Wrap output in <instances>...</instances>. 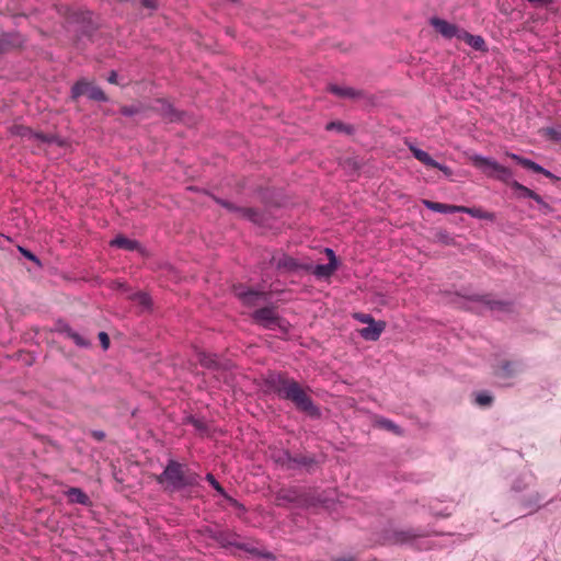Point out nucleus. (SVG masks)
Wrapping results in <instances>:
<instances>
[{"mask_svg":"<svg viewBox=\"0 0 561 561\" xmlns=\"http://www.w3.org/2000/svg\"><path fill=\"white\" fill-rule=\"evenodd\" d=\"M430 24L445 38H453L457 37L459 38V34L461 33V30L458 28L457 25L449 23L446 20H443L437 16H433L430 20Z\"/></svg>","mask_w":561,"mask_h":561,"instance_id":"obj_15","label":"nucleus"},{"mask_svg":"<svg viewBox=\"0 0 561 561\" xmlns=\"http://www.w3.org/2000/svg\"><path fill=\"white\" fill-rule=\"evenodd\" d=\"M377 424L387 431H390L397 435H401L403 433L402 428L394 424L392 421L388 419H380L377 421Z\"/></svg>","mask_w":561,"mask_h":561,"instance_id":"obj_33","label":"nucleus"},{"mask_svg":"<svg viewBox=\"0 0 561 561\" xmlns=\"http://www.w3.org/2000/svg\"><path fill=\"white\" fill-rule=\"evenodd\" d=\"M334 561H357L355 557L337 558Z\"/></svg>","mask_w":561,"mask_h":561,"instance_id":"obj_56","label":"nucleus"},{"mask_svg":"<svg viewBox=\"0 0 561 561\" xmlns=\"http://www.w3.org/2000/svg\"><path fill=\"white\" fill-rule=\"evenodd\" d=\"M540 209L545 215L550 214L553 210V208L546 202L540 205Z\"/></svg>","mask_w":561,"mask_h":561,"instance_id":"obj_52","label":"nucleus"},{"mask_svg":"<svg viewBox=\"0 0 561 561\" xmlns=\"http://www.w3.org/2000/svg\"><path fill=\"white\" fill-rule=\"evenodd\" d=\"M327 130H336L339 133H344L347 135H352L354 133V127L352 125L344 124L341 121H335L327 124Z\"/></svg>","mask_w":561,"mask_h":561,"instance_id":"obj_31","label":"nucleus"},{"mask_svg":"<svg viewBox=\"0 0 561 561\" xmlns=\"http://www.w3.org/2000/svg\"><path fill=\"white\" fill-rule=\"evenodd\" d=\"M410 151L412 152L413 157L419 160L421 163L427 165V167H438V162H436L426 151L410 145L409 146Z\"/></svg>","mask_w":561,"mask_h":561,"instance_id":"obj_27","label":"nucleus"},{"mask_svg":"<svg viewBox=\"0 0 561 561\" xmlns=\"http://www.w3.org/2000/svg\"><path fill=\"white\" fill-rule=\"evenodd\" d=\"M205 535L214 539L221 548L234 547L239 550L245 551L251 556L261 557L267 560H275V556L268 551H262L249 542H241L240 535L228 528H211L207 527L204 530Z\"/></svg>","mask_w":561,"mask_h":561,"instance_id":"obj_4","label":"nucleus"},{"mask_svg":"<svg viewBox=\"0 0 561 561\" xmlns=\"http://www.w3.org/2000/svg\"><path fill=\"white\" fill-rule=\"evenodd\" d=\"M205 479L221 496H227V492L221 486V484L216 480L213 473H207Z\"/></svg>","mask_w":561,"mask_h":561,"instance_id":"obj_36","label":"nucleus"},{"mask_svg":"<svg viewBox=\"0 0 561 561\" xmlns=\"http://www.w3.org/2000/svg\"><path fill=\"white\" fill-rule=\"evenodd\" d=\"M119 112L124 116H134L140 112V107L135 105H123Z\"/></svg>","mask_w":561,"mask_h":561,"instance_id":"obj_42","label":"nucleus"},{"mask_svg":"<svg viewBox=\"0 0 561 561\" xmlns=\"http://www.w3.org/2000/svg\"><path fill=\"white\" fill-rule=\"evenodd\" d=\"M107 81L110 83L116 84L117 83V72L115 70H112L107 77Z\"/></svg>","mask_w":561,"mask_h":561,"instance_id":"obj_50","label":"nucleus"},{"mask_svg":"<svg viewBox=\"0 0 561 561\" xmlns=\"http://www.w3.org/2000/svg\"><path fill=\"white\" fill-rule=\"evenodd\" d=\"M469 159L473 167L479 169L485 176L501 181L518 192L519 198H531L535 195V191L513 180V171L510 168L497 163L491 158L479 154H473Z\"/></svg>","mask_w":561,"mask_h":561,"instance_id":"obj_2","label":"nucleus"},{"mask_svg":"<svg viewBox=\"0 0 561 561\" xmlns=\"http://www.w3.org/2000/svg\"><path fill=\"white\" fill-rule=\"evenodd\" d=\"M531 199H534L539 206L542 205V203H545L542 197L539 194H537L536 192H535V195H533Z\"/></svg>","mask_w":561,"mask_h":561,"instance_id":"obj_55","label":"nucleus"},{"mask_svg":"<svg viewBox=\"0 0 561 561\" xmlns=\"http://www.w3.org/2000/svg\"><path fill=\"white\" fill-rule=\"evenodd\" d=\"M471 301H478L488 306L491 310L501 312H511L513 310V302L508 300L493 299L490 294L486 295H472L468 297Z\"/></svg>","mask_w":561,"mask_h":561,"instance_id":"obj_14","label":"nucleus"},{"mask_svg":"<svg viewBox=\"0 0 561 561\" xmlns=\"http://www.w3.org/2000/svg\"><path fill=\"white\" fill-rule=\"evenodd\" d=\"M540 209L545 215L550 214L553 210V208L546 202L540 205Z\"/></svg>","mask_w":561,"mask_h":561,"instance_id":"obj_53","label":"nucleus"},{"mask_svg":"<svg viewBox=\"0 0 561 561\" xmlns=\"http://www.w3.org/2000/svg\"><path fill=\"white\" fill-rule=\"evenodd\" d=\"M460 213L469 214L470 216H472L474 218H479V219H485V220H490V221H494L495 220V214L494 213L485 211V210H483L480 207H466V206H461L460 207Z\"/></svg>","mask_w":561,"mask_h":561,"instance_id":"obj_28","label":"nucleus"},{"mask_svg":"<svg viewBox=\"0 0 561 561\" xmlns=\"http://www.w3.org/2000/svg\"><path fill=\"white\" fill-rule=\"evenodd\" d=\"M274 463L285 470H299L311 466L313 460L306 456H291L288 450L275 449L271 453Z\"/></svg>","mask_w":561,"mask_h":561,"instance_id":"obj_7","label":"nucleus"},{"mask_svg":"<svg viewBox=\"0 0 561 561\" xmlns=\"http://www.w3.org/2000/svg\"><path fill=\"white\" fill-rule=\"evenodd\" d=\"M541 497L537 492H530L528 494L520 495L518 503L520 507L526 511L527 514L537 512L541 506Z\"/></svg>","mask_w":561,"mask_h":561,"instance_id":"obj_17","label":"nucleus"},{"mask_svg":"<svg viewBox=\"0 0 561 561\" xmlns=\"http://www.w3.org/2000/svg\"><path fill=\"white\" fill-rule=\"evenodd\" d=\"M252 320L268 330H274L282 327V318L278 316L274 307H263L256 309L251 314Z\"/></svg>","mask_w":561,"mask_h":561,"instance_id":"obj_9","label":"nucleus"},{"mask_svg":"<svg viewBox=\"0 0 561 561\" xmlns=\"http://www.w3.org/2000/svg\"><path fill=\"white\" fill-rule=\"evenodd\" d=\"M156 103L157 106L152 107V110L158 113L167 123H178L184 121L186 113L175 108L168 100L158 99Z\"/></svg>","mask_w":561,"mask_h":561,"instance_id":"obj_10","label":"nucleus"},{"mask_svg":"<svg viewBox=\"0 0 561 561\" xmlns=\"http://www.w3.org/2000/svg\"><path fill=\"white\" fill-rule=\"evenodd\" d=\"M320 253L324 254L329 262L327 264H318V278L330 277L337 270L340 262L334 251L330 248H324Z\"/></svg>","mask_w":561,"mask_h":561,"instance_id":"obj_16","label":"nucleus"},{"mask_svg":"<svg viewBox=\"0 0 561 561\" xmlns=\"http://www.w3.org/2000/svg\"><path fill=\"white\" fill-rule=\"evenodd\" d=\"M542 175H545L546 178L550 179L551 181H560V178L554 175L553 173H551L549 170L545 169Z\"/></svg>","mask_w":561,"mask_h":561,"instance_id":"obj_51","label":"nucleus"},{"mask_svg":"<svg viewBox=\"0 0 561 561\" xmlns=\"http://www.w3.org/2000/svg\"><path fill=\"white\" fill-rule=\"evenodd\" d=\"M240 217L244 218L255 225L263 226L266 222V216L263 211L252 208V207H243L240 210Z\"/></svg>","mask_w":561,"mask_h":561,"instance_id":"obj_21","label":"nucleus"},{"mask_svg":"<svg viewBox=\"0 0 561 561\" xmlns=\"http://www.w3.org/2000/svg\"><path fill=\"white\" fill-rule=\"evenodd\" d=\"M328 91L342 99H363L365 96L362 90H355L353 88H343L336 84H329Z\"/></svg>","mask_w":561,"mask_h":561,"instance_id":"obj_18","label":"nucleus"},{"mask_svg":"<svg viewBox=\"0 0 561 561\" xmlns=\"http://www.w3.org/2000/svg\"><path fill=\"white\" fill-rule=\"evenodd\" d=\"M198 363L206 369L214 371H226L231 369L232 364L230 360H220L216 354L206 353L203 351L197 352Z\"/></svg>","mask_w":561,"mask_h":561,"instance_id":"obj_13","label":"nucleus"},{"mask_svg":"<svg viewBox=\"0 0 561 561\" xmlns=\"http://www.w3.org/2000/svg\"><path fill=\"white\" fill-rule=\"evenodd\" d=\"M435 239L437 242L445 245H456V240L451 237L446 230H438L435 233Z\"/></svg>","mask_w":561,"mask_h":561,"instance_id":"obj_34","label":"nucleus"},{"mask_svg":"<svg viewBox=\"0 0 561 561\" xmlns=\"http://www.w3.org/2000/svg\"><path fill=\"white\" fill-rule=\"evenodd\" d=\"M187 422L192 424L195 427V430L201 433H206L208 431L207 424L203 420L190 416L187 419Z\"/></svg>","mask_w":561,"mask_h":561,"instance_id":"obj_38","label":"nucleus"},{"mask_svg":"<svg viewBox=\"0 0 561 561\" xmlns=\"http://www.w3.org/2000/svg\"><path fill=\"white\" fill-rule=\"evenodd\" d=\"M68 337H70L71 332H75L68 324H65L61 330Z\"/></svg>","mask_w":561,"mask_h":561,"instance_id":"obj_54","label":"nucleus"},{"mask_svg":"<svg viewBox=\"0 0 561 561\" xmlns=\"http://www.w3.org/2000/svg\"><path fill=\"white\" fill-rule=\"evenodd\" d=\"M297 266L298 264L296 263V261L287 255H283L276 262V267L278 270L294 271L297 268Z\"/></svg>","mask_w":561,"mask_h":561,"instance_id":"obj_32","label":"nucleus"},{"mask_svg":"<svg viewBox=\"0 0 561 561\" xmlns=\"http://www.w3.org/2000/svg\"><path fill=\"white\" fill-rule=\"evenodd\" d=\"M210 196L218 205L226 208L228 211L238 213L240 215V210L243 208V207H239V206L234 205L233 203H231L227 199H222L215 195H210Z\"/></svg>","mask_w":561,"mask_h":561,"instance_id":"obj_35","label":"nucleus"},{"mask_svg":"<svg viewBox=\"0 0 561 561\" xmlns=\"http://www.w3.org/2000/svg\"><path fill=\"white\" fill-rule=\"evenodd\" d=\"M264 386L266 392L274 393L280 399L291 401L300 411L312 413V400L300 385L286 374L270 373L264 378Z\"/></svg>","mask_w":561,"mask_h":561,"instance_id":"obj_1","label":"nucleus"},{"mask_svg":"<svg viewBox=\"0 0 561 561\" xmlns=\"http://www.w3.org/2000/svg\"><path fill=\"white\" fill-rule=\"evenodd\" d=\"M316 497L302 486L282 488L275 493L277 506L294 505L296 507L313 506Z\"/></svg>","mask_w":561,"mask_h":561,"instance_id":"obj_5","label":"nucleus"},{"mask_svg":"<svg viewBox=\"0 0 561 561\" xmlns=\"http://www.w3.org/2000/svg\"><path fill=\"white\" fill-rule=\"evenodd\" d=\"M427 536H428L427 533H424V531H421V530H417L414 528L396 529V530H392L387 536V540L392 545H407V543L413 542L414 540H416L419 538H424Z\"/></svg>","mask_w":561,"mask_h":561,"instance_id":"obj_12","label":"nucleus"},{"mask_svg":"<svg viewBox=\"0 0 561 561\" xmlns=\"http://www.w3.org/2000/svg\"><path fill=\"white\" fill-rule=\"evenodd\" d=\"M507 156L516 161L519 165H522L525 169L531 170L535 173L542 174L545 171V168H542L540 164L536 163L535 161L520 157L515 153H507Z\"/></svg>","mask_w":561,"mask_h":561,"instance_id":"obj_26","label":"nucleus"},{"mask_svg":"<svg viewBox=\"0 0 561 561\" xmlns=\"http://www.w3.org/2000/svg\"><path fill=\"white\" fill-rule=\"evenodd\" d=\"M385 328L386 323L383 321H374L368 327L360 330V336L367 341H376L379 339Z\"/></svg>","mask_w":561,"mask_h":561,"instance_id":"obj_20","label":"nucleus"},{"mask_svg":"<svg viewBox=\"0 0 561 561\" xmlns=\"http://www.w3.org/2000/svg\"><path fill=\"white\" fill-rule=\"evenodd\" d=\"M67 19L73 22H85L91 20L92 13L88 10H73L67 8Z\"/></svg>","mask_w":561,"mask_h":561,"instance_id":"obj_30","label":"nucleus"},{"mask_svg":"<svg viewBox=\"0 0 561 561\" xmlns=\"http://www.w3.org/2000/svg\"><path fill=\"white\" fill-rule=\"evenodd\" d=\"M9 131L13 136H19L22 138L34 139L36 141L45 142V144H57L58 146H62L64 141L59 139L57 135L54 134H44L36 133L32 128L24 126L22 124H13Z\"/></svg>","mask_w":561,"mask_h":561,"instance_id":"obj_8","label":"nucleus"},{"mask_svg":"<svg viewBox=\"0 0 561 561\" xmlns=\"http://www.w3.org/2000/svg\"><path fill=\"white\" fill-rule=\"evenodd\" d=\"M229 503L230 505H232L233 507L240 510V511H245V507L242 503H240L238 500L233 499L232 496H230L228 493H227V496H224Z\"/></svg>","mask_w":561,"mask_h":561,"instance_id":"obj_44","label":"nucleus"},{"mask_svg":"<svg viewBox=\"0 0 561 561\" xmlns=\"http://www.w3.org/2000/svg\"><path fill=\"white\" fill-rule=\"evenodd\" d=\"M434 168L440 170L448 178L453 175V170L450 168H448L447 165L438 163V167H434Z\"/></svg>","mask_w":561,"mask_h":561,"instance_id":"obj_49","label":"nucleus"},{"mask_svg":"<svg viewBox=\"0 0 561 561\" xmlns=\"http://www.w3.org/2000/svg\"><path fill=\"white\" fill-rule=\"evenodd\" d=\"M90 435L98 442H103L106 438V434L100 430H93L90 432Z\"/></svg>","mask_w":561,"mask_h":561,"instance_id":"obj_46","label":"nucleus"},{"mask_svg":"<svg viewBox=\"0 0 561 561\" xmlns=\"http://www.w3.org/2000/svg\"><path fill=\"white\" fill-rule=\"evenodd\" d=\"M21 45V41L18 35L14 34H3L0 37V57L7 54L12 48L19 47Z\"/></svg>","mask_w":561,"mask_h":561,"instance_id":"obj_24","label":"nucleus"},{"mask_svg":"<svg viewBox=\"0 0 561 561\" xmlns=\"http://www.w3.org/2000/svg\"><path fill=\"white\" fill-rule=\"evenodd\" d=\"M99 339H100V342H101V345L103 347V350H107L110 347V337L107 335L106 332H100L99 333Z\"/></svg>","mask_w":561,"mask_h":561,"instance_id":"obj_45","label":"nucleus"},{"mask_svg":"<svg viewBox=\"0 0 561 561\" xmlns=\"http://www.w3.org/2000/svg\"><path fill=\"white\" fill-rule=\"evenodd\" d=\"M459 39L465 41L469 46L474 48L479 51H486V45L482 36L480 35H472L469 32L461 30V33L459 34Z\"/></svg>","mask_w":561,"mask_h":561,"instance_id":"obj_22","label":"nucleus"},{"mask_svg":"<svg viewBox=\"0 0 561 561\" xmlns=\"http://www.w3.org/2000/svg\"><path fill=\"white\" fill-rule=\"evenodd\" d=\"M423 203L426 208H428L433 211L442 213V214L460 213V207H461V206L448 205V204H443V203L432 202V201H423Z\"/></svg>","mask_w":561,"mask_h":561,"instance_id":"obj_25","label":"nucleus"},{"mask_svg":"<svg viewBox=\"0 0 561 561\" xmlns=\"http://www.w3.org/2000/svg\"><path fill=\"white\" fill-rule=\"evenodd\" d=\"M134 300H136L139 305H141L146 308H149L152 304L151 297L148 294L142 293V291L135 294Z\"/></svg>","mask_w":561,"mask_h":561,"instance_id":"obj_37","label":"nucleus"},{"mask_svg":"<svg viewBox=\"0 0 561 561\" xmlns=\"http://www.w3.org/2000/svg\"><path fill=\"white\" fill-rule=\"evenodd\" d=\"M233 293L236 297L242 302V305L247 307H254L259 305L261 300L267 299L266 293L247 288L242 284L233 286Z\"/></svg>","mask_w":561,"mask_h":561,"instance_id":"obj_11","label":"nucleus"},{"mask_svg":"<svg viewBox=\"0 0 561 561\" xmlns=\"http://www.w3.org/2000/svg\"><path fill=\"white\" fill-rule=\"evenodd\" d=\"M19 251H20V253H21L24 257H26L27 260H30V261H32V262L36 263L37 265H39V264H41V262H39L38 257H37L34 253H32L30 250H27V249H25V248H22V247H19Z\"/></svg>","mask_w":561,"mask_h":561,"instance_id":"obj_43","label":"nucleus"},{"mask_svg":"<svg viewBox=\"0 0 561 561\" xmlns=\"http://www.w3.org/2000/svg\"><path fill=\"white\" fill-rule=\"evenodd\" d=\"M528 1L534 3V2H541L542 0H528Z\"/></svg>","mask_w":561,"mask_h":561,"instance_id":"obj_57","label":"nucleus"},{"mask_svg":"<svg viewBox=\"0 0 561 561\" xmlns=\"http://www.w3.org/2000/svg\"><path fill=\"white\" fill-rule=\"evenodd\" d=\"M82 95H87L90 100L96 102L108 101L105 92L92 81H88L85 78L77 80L70 89V99L72 101H77Z\"/></svg>","mask_w":561,"mask_h":561,"instance_id":"obj_6","label":"nucleus"},{"mask_svg":"<svg viewBox=\"0 0 561 561\" xmlns=\"http://www.w3.org/2000/svg\"><path fill=\"white\" fill-rule=\"evenodd\" d=\"M69 339H71L75 342V344L79 347H88L90 345V342L76 331L71 332Z\"/></svg>","mask_w":561,"mask_h":561,"instance_id":"obj_41","label":"nucleus"},{"mask_svg":"<svg viewBox=\"0 0 561 561\" xmlns=\"http://www.w3.org/2000/svg\"><path fill=\"white\" fill-rule=\"evenodd\" d=\"M493 398L486 392H479L476 397V403L481 407H488L492 403Z\"/></svg>","mask_w":561,"mask_h":561,"instance_id":"obj_40","label":"nucleus"},{"mask_svg":"<svg viewBox=\"0 0 561 561\" xmlns=\"http://www.w3.org/2000/svg\"><path fill=\"white\" fill-rule=\"evenodd\" d=\"M111 247L124 249L127 251H140L141 244L137 240L129 239L123 234H118L116 238L110 241Z\"/></svg>","mask_w":561,"mask_h":561,"instance_id":"obj_19","label":"nucleus"},{"mask_svg":"<svg viewBox=\"0 0 561 561\" xmlns=\"http://www.w3.org/2000/svg\"><path fill=\"white\" fill-rule=\"evenodd\" d=\"M355 318L357 320H359L360 322L368 323V324H370L375 321L370 314H366V313H356Z\"/></svg>","mask_w":561,"mask_h":561,"instance_id":"obj_47","label":"nucleus"},{"mask_svg":"<svg viewBox=\"0 0 561 561\" xmlns=\"http://www.w3.org/2000/svg\"><path fill=\"white\" fill-rule=\"evenodd\" d=\"M141 4L150 10H156L158 8L157 0H141Z\"/></svg>","mask_w":561,"mask_h":561,"instance_id":"obj_48","label":"nucleus"},{"mask_svg":"<svg viewBox=\"0 0 561 561\" xmlns=\"http://www.w3.org/2000/svg\"><path fill=\"white\" fill-rule=\"evenodd\" d=\"M517 363L513 360H502L495 370V374L501 377L510 378L516 373Z\"/></svg>","mask_w":561,"mask_h":561,"instance_id":"obj_29","label":"nucleus"},{"mask_svg":"<svg viewBox=\"0 0 561 561\" xmlns=\"http://www.w3.org/2000/svg\"><path fill=\"white\" fill-rule=\"evenodd\" d=\"M66 496L70 503L81 504L84 506H90L92 504L90 497L85 492H83L80 488H70L66 492Z\"/></svg>","mask_w":561,"mask_h":561,"instance_id":"obj_23","label":"nucleus"},{"mask_svg":"<svg viewBox=\"0 0 561 561\" xmlns=\"http://www.w3.org/2000/svg\"><path fill=\"white\" fill-rule=\"evenodd\" d=\"M543 135L553 141H561V130L553 127H547L542 129Z\"/></svg>","mask_w":561,"mask_h":561,"instance_id":"obj_39","label":"nucleus"},{"mask_svg":"<svg viewBox=\"0 0 561 561\" xmlns=\"http://www.w3.org/2000/svg\"><path fill=\"white\" fill-rule=\"evenodd\" d=\"M156 481L164 486L165 491H181L199 484V474L190 470L186 465L170 459L164 470L156 477Z\"/></svg>","mask_w":561,"mask_h":561,"instance_id":"obj_3","label":"nucleus"}]
</instances>
